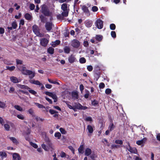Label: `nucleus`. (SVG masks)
<instances>
[{
    "mask_svg": "<svg viewBox=\"0 0 160 160\" xmlns=\"http://www.w3.org/2000/svg\"><path fill=\"white\" fill-rule=\"evenodd\" d=\"M46 143L47 144V147H48V148H49V149H52V144L51 143V141L46 142Z\"/></svg>",
    "mask_w": 160,
    "mask_h": 160,
    "instance_id": "nucleus-30",
    "label": "nucleus"
},
{
    "mask_svg": "<svg viewBox=\"0 0 160 160\" xmlns=\"http://www.w3.org/2000/svg\"><path fill=\"white\" fill-rule=\"evenodd\" d=\"M35 7V6L33 4H31L29 6V8L31 10H33L34 9V8Z\"/></svg>",
    "mask_w": 160,
    "mask_h": 160,
    "instance_id": "nucleus-62",
    "label": "nucleus"
},
{
    "mask_svg": "<svg viewBox=\"0 0 160 160\" xmlns=\"http://www.w3.org/2000/svg\"><path fill=\"white\" fill-rule=\"evenodd\" d=\"M92 153L91 149L89 148H87L85 152V155L87 156H88L90 155Z\"/></svg>",
    "mask_w": 160,
    "mask_h": 160,
    "instance_id": "nucleus-17",
    "label": "nucleus"
},
{
    "mask_svg": "<svg viewBox=\"0 0 160 160\" xmlns=\"http://www.w3.org/2000/svg\"><path fill=\"white\" fill-rule=\"evenodd\" d=\"M29 82L32 84L38 85H41V83L40 82L38 81V80H30Z\"/></svg>",
    "mask_w": 160,
    "mask_h": 160,
    "instance_id": "nucleus-14",
    "label": "nucleus"
},
{
    "mask_svg": "<svg viewBox=\"0 0 160 160\" xmlns=\"http://www.w3.org/2000/svg\"><path fill=\"white\" fill-rule=\"evenodd\" d=\"M48 82L52 83L57 84V85H59V83L58 82H57L56 81H52L50 79L48 78Z\"/></svg>",
    "mask_w": 160,
    "mask_h": 160,
    "instance_id": "nucleus-48",
    "label": "nucleus"
},
{
    "mask_svg": "<svg viewBox=\"0 0 160 160\" xmlns=\"http://www.w3.org/2000/svg\"><path fill=\"white\" fill-rule=\"evenodd\" d=\"M96 26L99 29H101L103 27V22L100 19H98L95 22Z\"/></svg>",
    "mask_w": 160,
    "mask_h": 160,
    "instance_id": "nucleus-4",
    "label": "nucleus"
},
{
    "mask_svg": "<svg viewBox=\"0 0 160 160\" xmlns=\"http://www.w3.org/2000/svg\"><path fill=\"white\" fill-rule=\"evenodd\" d=\"M110 28L111 30H114L116 28L115 25L114 24H111L110 25Z\"/></svg>",
    "mask_w": 160,
    "mask_h": 160,
    "instance_id": "nucleus-51",
    "label": "nucleus"
},
{
    "mask_svg": "<svg viewBox=\"0 0 160 160\" xmlns=\"http://www.w3.org/2000/svg\"><path fill=\"white\" fill-rule=\"evenodd\" d=\"M16 64L17 65L18 64H20L21 65L22 64V61L21 60L18 59H17L16 60Z\"/></svg>",
    "mask_w": 160,
    "mask_h": 160,
    "instance_id": "nucleus-54",
    "label": "nucleus"
},
{
    "mask_svg": "<svg viewBox=\"0 0 160 160\" xmlns=\"http://www.w3.org/2000/svg\"><path fill=\"white\" fill-rule=\"evenodd\" d=\"M49 112L51 114H54L58 113V112L57 111H56L55 110L52 109H49Z\"/></svg>",
    "mask_w": 160,
    "mask_h": 160,
    "instance_id": "nucleus-49",
    "label": "nucleus"
},
{
    "mask_svg": "<svg viewBox=\"0 0 160 160\" xmlns=\"http://www.w3.org/2000/svg\"><path fill=\"white\" fill-rule=\"evenodd\" d=\"M95 38L98 41H100L102 40V37L101 35H97L95 37Z\"/></svg>",
    "mask_w": 160,
    "mask_h": 160,
    "instance_id": "nucleus-32",
    "label": "nucleus"
},
{
    "mask_svg": "<svg viewBox=\"0 0 160 160\" xmlns=\"http://www.w3.org/2000/svg\"><path fill=\"white\" fill-rule=\"evenodd\" d=\"M7 69L9 70H13L15 68V67L14 66H12L11 67L7 66Z\"/></svg>",
    "mask_w": 160,
    "mask_h": 160,
    "instance_id": "nucleus-56",
    "label": "nucleus"
},
{
    "mask_svg": "<svg viewBox=\"0 0 160 160\" xmlns=\"http://www.w3.org/2000/svg\"><path fill=\"white\" fill-rule=\"evenodd\" d=\"M14 107L18 111L21 112L22 111V108L19 105H15Z\"/></svg>",
    "mask_w": 160,
    "mask_h": 160,
    "instance_id": "nucleus-28",
    "label": "nucleus"
},
{
    "mask_svg": "<svg viewBox=\"0 0 160 160\" xmlns=\"http://www.w3.org/2000/svg\"><path fill=\"white\" fill-rule=\"evenodd\" d=\"M4 127L6 130L8 131L10 129V125L8 124H4Z\"/></svg>",
    "mask_w": 160,
    "mask_h": 160,
    "instance_id": "nucleus-34",
    "label": "nucleus"
},
{
    "mask_svg": "<svg viewBox=\"0 0 160 160\" xmlns=\"http://www.w3.org/2000/svg\"><path fill=\"white\" fill-rule=\"evenodd\" d=\"M105 92L106 94H109L111 92V90L110 88H107L106 89Z\"/></svg>",
    "mask_w": 160,
    "mask_h": 160,
    "instance_id": "nucleus-53",
    "label": "nucleus"
},
{
    "mask_svg": "<svg viewBox=\"0 0 160 160\" xmlns=\"http://www.w3.org/2000/svg\"><path fill=\"white\" fill-rule=\"evenodd\" d=\"M48 52L50 54H53L54 52V49L52 47H49L47 50Z\"/></svg>",
    "mask_w": 160,
    "mask_h": 160,
    "instance_id": "nucleus-26",
    "label": "nucleus"
},
{
    "mask_svg": "<svg viewBox=\"0 0 160 160\" xmlns=\"http://www.w3.org/2000/svg\"><path fill=\"white\" fill-rule=\"evenodd\" d=\"M68 60L70 63H72L77 61L75 57L73 55H71L68 57Z\"/></svg>",
    "mask_w": 160,
    "mask_h": 160,
    "instance_id": "nucleus-10",
    "label": "nucleus"
},
{
    "mask_svg": "<svg viewBox=\"0 0 160 160\" xmlns=\"http://www.w3.org/2000/svg\"><path fill=\"white\" fill-rule=\"evenodd\" d=\"M127 143L129 147V148L128 147L127 148L128 150L131 153H136L137 152V151L136 148H133L131 147L129 142H127Z\"/></svg>",
    "mask_w": 160,
    "mask_h": 160,
    "instance_id": "nucleus-9",
    "label": "nucleus"
},
{
    "mask_svg": "<svg viewBox=\"0 0 160 160\" xmlns=\"http://www.w3.org/2000/svg\"><path fill=\"white\" fill-rule=\"evenodd\" d=\"M115 126L114 125L112 122H111L108 127V129L110 131H112L115 128Z\"/></svg>",
    "mask_w": 160,
    "mask_h": 160,
    "instance_id": "nucleus-20",
    "label": "nucleus"
},
{
    "mask_svg": "<svg viewBox=\"0 0 160 160\" xmlns=\"http://www.w3.org/2000/svg\"><path fill=\"white\" fill-rule=\"evenodd\" d=\"M28 91L30 93H31L33 95L35 96H36V94H37V92H36L34 91V90H31L30 89L29 90H28Z\"/></svg>",
    "mask_w": 160,
    "mask_h": 160,
    "instance_id": "nucleus-44",
    "label": "nucleus"
},
{
    "mask_svg": "<svg viewBox=\"0 0 160 160\" xmlns=\"http://www.w3.org/2000/svg\"><path fill=\"white\" fill-rule=\"evenodd\" d=\"M45 94L46 95H48V96L51 97L53 94V93L52 92H50L48 91H46L45 92Z\"/></svg>",
    "mask_w": 160,
    "mask_h": 160,
    "instance_id": "nucleus-61",
    "label": "nucleus"
},
{
    "mask_svg": "<svg viewBox=\"0 0 160 160\" xmlns=\"http://www.w3.org/2000/svg\"><path fill=\"white\" fill-rule=\"evenodd\" d=\"M72 98L74 100L77 99L78 98V93L76 92H72Z\"/></svg>",
    "mask_w": 160,
    "mask_h": 160,
    "instance_id": "nucleus-15",
    "label": "nucleus"
},
{
    "mask_svg": "<svg viewBox=\"0 0 160 160\" xmlns=\"http://www.w3.org/2000/svg\"><path fill=\"white\" fill-rule=\"evenodd\" d=\"M22 14L19 13L18 15H16L15 16V18L17 19H20L21 17Z\"/></svg>",
    "mask_w": 160,
    "mask_h": 160,
    "instance_id": "nucleus-59",
    "label": "nucleus"
},
{
    "mask_svg": "<svg viewBox=\"0 0 160 160\" xmlns=\"http://www.w3.org/2000/svg\"><path fill=\"white\" fill-rule=\"evenodd\" d=\"M9 111L10 113L12 114V115H14L15 116H17V112L15 110H10Z\"/></svg>",
    "mask_w": 160,
    "mask_h": 160,
    "instance_id": "nucleus-33",
    "label": "nucleus"
},
{
    "mask_svg": "<svg viewBox=\"0 0 160 160\" xmlns=\"http://www.w3.org/2000/svg\"><path fill=\"white\" fill-rule=\"evenodd\" d=\"M14 90V88L12 87H11L10 88V89L9 90V92L10 93H12Z\"/></svg>",
    "mask_w": 160,
    "mask_h": 160,
    "instance_id": "nucleus-64",
    "label": "nucleus"
},
{
    "mask_svg": "<svg viewBox=\"0 0 160 160\" xmlns=\"http://www.w3.org/2000/svg\"><path fill=\"white\" fill-rule=\"evenodd\" d=\"M6 107V103L0 101V108H4Z\"/></svg>",
    "mask_w": 160,
    "mask_h": 160,
    "instance_id": "nucleus-38",
    "label": "nucleus"
},
{
    "mask_svg": "<svg viewBox=\"0 0 160 160\" xmlns=\"http://www.w3.org/2000/svg\"><path fill=\"white\" fill-rule=\"evenodd\" d=\"M9 139L12 141L13 143L17 145L19 144V142L17 140L16 138L14 137H10Z\"/></svg>",
    "mask_w": 160,
    "mask_h": 160,
    "instance_id": "nucleus-19",
    "label": "nucleus"
},
{
    "mask_svg": "<svg viewBox=\"0 0 160 160\" xmlns=\"http://www.w3.org/2000/svg\"><path fill=\"white\" fill-rule=\"evenodd\" d=\"M12 26L13 29H15L17 27V24L15 21L13 22L12 24Z\"/></svg>",
    "mask_w": 160,
    "mask_h": 160,
    "instance_id": "nucleus-37",
    "label": "nucleus"
},
{
    "mask_svg": "<svg viewBox=\"0 0 160 160\" xmlns=\"http://www.w3.org/2000/svg\"><path fill=\"white\" fill-rule=\"evenodd\" d=\"M34 104L39 108H45V106H43V105L37 102H35Z\"/></svg>",
    "mask_w": 160,
    "mask_h": 160,
    "instance_id": "nucleus-27",
    "label": "nucleus"
},
{
    "mask_svg": "<svg viewBox=\"0 0 160 160\" xmlns=\"http://www.w3.org/2000/svg\"><path fill=\"white\" fill-rule=\"evenodd\" d=\"M92 24V21L89 20H87L85 22V25L88 27H90Z\"/></svg>",
    "mask_w": 160,
    "mask_h": 160,
    "instance_id": "nucleus-24",
    "label": "nucleus"
},
{
    "mask_svg": "<svg viewBox=\"0 0 160 160\" xmlns=\"http://www.w3.org/2000/svg\"><path fill=\"white\" fill-rule=\"evenodd\" d=\"M35 119H36L37 121H41L42 122H43L44 120V119L41 118H40L38 117V116L36 117Z\"/></svg>",
    "mask_w": 160,
    "mask_h": 160,
    "instance_id": "nucleus-55",
    "label": "nucleus"
},
{
    "mask_svg": "<svg viewBox=\"0 0 160 160\" xmlns=\"http://www.w3.org/2000/svg\"><path fill=\"white\" fill-rule=\"evenodd\" d=\"M44 140L45 142H48L50 141V139H49L48 137L46 135H45V138H44Z\"/></svg>",
    "mask_w": 160,
    "mask_h": 160,
    "instance_id": "nucleus-63",
    "label": "nucleus"
},
{
    "mask_svg": "<svg viewBox=\"0 0 160 160\" xmlns=\"http://www.w3.org/2000/svg\"><path fill=\"white\" fill-rule=\"evenodd\" d=\"M80 44V42L77 40H73L71 42V45L74 48H78Z\"/></svg>",
    "mask_w": 160,
    "mask_h": 160,
    "instance_id": "nucleus-7",
    "label": "nucleus"
},
{
    "mask_svg": "<svg viewBox=\"0 0 160 160\" xmlns=\"http://www.w3.org/2000/svg\"><path fill=\"white\" fill-rule=\"evenodd\" d=\"M41 11L42 13L45 15L48 16L50 15L49 12L47 9L46 6L45 5H43L42 6Z\"/></svg>",
    "mask_w": 160,
    "mask_h": 160,
    "instance_id": "nucleus-5",
    "label": "nucleus"
},
{
    "mask_svg": "<svg viewBox=\"0 0 160 160\" xmlns=\"http://www.w3.org/2000/svg\"><path fill=\"white\" fill-rule=\"evenodd\" d=\"M59 130L62 134H66V133L67 132L64 128H60L59 129Z\"/></svg>",
    "mask_w": 160,
    "mask_h": 160,
    "instance_id": "nucleus-46",
    "label": "nucleus"
},
{
    "mask_svg": "<svg viewBox=\"0 0 160 160\" xmlns=\"http://www.w3.org/2000/svg\"><path fill=\"white\" fill-rule=\"evenodd\" d=\"M33 30L35 34L38 36L40 37H42L43 34L41 33L39 31V29L38 26L34 25L32 27Z\"/></svg>",
    "mask_w": 160,
    "mask_h": 160,
    "instance_id": "nucleus-3",
    "label": "nucleus"
},
{
    "mask_svg": "<svg viewBox=\"0 0 160 160\" xmlns=\"http://www.w3.org/2000/svg\"><path fill=\"white\" fill-rule=\"evenodd\" d=\"M105 86L103 82H101L99 85V87L100 88H103Z\"/></svg>",
    "mask_w": 160,
    "mask_h": 160,
    "instance_id": "nucleus-60",
    "label": "nucleus"
},
{
    "mask_svg": "<svg viewBox=\"0 0 160 160\" xmlns=\"http://www.w3.org/2000/svg\"><path fill=\"white\" fill-rule=\"evenodd\" d=\"M85 120L87 121L92 122V118L90 117H88L85 118Z\"/></svg>",
    "mask_w": 160,
    "mask_h": 160,
    "instance_id": "nucleus-58",
    "label": "nucleus"
},
{
    "mask_svg": "<svg viewBox=\"0 0 160 160\" xmlns=\"http://www.w3.org/2000/svg\"><path fill=\"white\" fill-rule=\"evenodd\" d=\"M111 34L112 37L115 38L116 37V33L115 31H112Z\"/></svg>",
    "mask_w": 160,
    "mask_h": 160,
    "instance_id": "nucleus-57",
    "label": "nucleus"
},
{
    "mask_svg": "<svg viewBox=\"0 0 160 160\" xmlns=\"http://www.w3.org/2000/svg\"><path fill=\"white\" fill-rule=\"evenodd\" d=\"M79 110H85L87 109L88 108L86 106H83L80 103H75L73 106Z\"/></svg>",
    "mask_w": 160,
    "mask_h": 160,
    "instance_id": "nucleus-6",
    "label": "nucleus"
},
{
    "mask_svg": "<svg viewBox=\"0 0 160 160\" xmlns=\"http://www.w3.org/2000/svg\"><path fill=\"white\" fill-rule=\"evenodd\" d=\"M120 147V146L114 144H113L111 145V148L112 149L117 148Z\"/></svg>",
    "mask_w": 160,
    "mask_h": 160,
    "instance_id": "nucleus-47",
    "label": "nucleus"
},
{
    "mask_svg": "<svg viewBox=\"0 0 160 160\" xmlns=\"http://www.w3.org/2000/svg\"><path fill=\"white\" fill-rule=\"evenodd\" d=\"M82 10L85 12H89L88 8L85 5L81 6Z\"/></svg>",
    "mask_w": 160,
    "mask_h": 160,
    "instance_id": "nucleus-25",
    "label": "nucleus"
},
{
    "mask_svg": "<svg viewBox=\"0 0 160 160\" xmlns=\"http://www.w3.org/2000/svg\"><path fill=\"white\" fill-rule=\"evenodd\" d=\"M42 148L45 151H47L49 150V148L48 147L46 146V145L44 143L42 145Z\"/></svg>",
    "mask_w": 160,
    "mask_h": 160,
    "instance_id": "nucleus-42",
    "label": "nucleus"
},
{
    "mask_svg": "<svg viewBox=\"0 0 160 160\" xmlns=\"http://www.w3.org/2000/svg\"><path fill=\"white\" fill-rule=\"evenodd\" d=\"M144 139H142L141 140L137 141L136 142V144L139 145H141L144 143Z\"/></svg>",
    "mask_w": 160,
    "mask_h": 160,
    "instance_id": "nucleus-43",
    "label": "nucleus"
},
{
    "mask_svg": "<svg viewBox=\"0 0 160 160\" xmlns=\"http://www.w3.org/2000/svg\"><path fill=\"white\" fill-rule=\"evenodd\" d=\"M17 117L19 119L23 120L24 119V117L23 115L22 114H18L17 116Z\"/></svg>",
    "mask_w": 160,
    "mask_h": 160,
    "instance_id": "nucleus-41",
    "label": "nucleus"
},
{
    "mask_svg": "<svg viewBox=\"0 0 160 160\" xmlns=\"http://www.w3.org/2000/svg\"><path fill=\"white\" fill-rule=\"evenodd\" d=\"M0 156L2 158H6L7 157V154L5 152L1 151L0 152Z\"/></svg>",
    "mask_w": 160,
    "mask_h": 160,
    "instance_id": "nucleus-29",
    "label": "nucleus"
},
{
    "mask_svg": "<svg viewBox=\"0 0 160 160\" xmlns=\"http://www.w3.org/2000/svg\"><path fill=\"white\" fill-rule=\"evenodd\" d=\"M21 158L20 155L17 153H13L12 155L13 160H21Z\"/></svg>",
    "mask_w": 160,
    "mask_h": 160,
    "instance_id": "nucleus-11",
    "label": "nucleus"
},
{
    "mask_svg": "<svg viewBox=\"0 0 160 160\" xmlns=\"http://www.w3.org/2000/svg\"><path fill=\"white\" fill-rule=\"evenodd\" d=\"M28 112L30 114L32 117H35V115L34 111L32 108L29 109L28 111Z\"/></svg>",
    "mask_w": 160,
    "mask_h": 160,
    "instance_id": "nucleus-22",
    "label": "nucleus"
},
{
    "mask_svg": "<svg viewBox=\"0 0 160 160\" xmlns=\"http://www.w3.org/2000/svg\"><path fill=\"white\" fill-rule=\"evenodd\" d=\"M98 8L96 6H94L92 7V10L93 12H95L98 11Z\"/></svg>",
    "mask_w": 160,
    "mask_h": 160,
    "instance_id": "nucleus-52",
    "label": "nucleus"
},
{
    "mask_svg": "<svg viewBox=\"0 0 160 160\" xmlns=\"http://www.w3.org/2000/svg\"><path fill=\"white\" fill-rule=\"evenodd\" d=\"M115 142L116 144H119L120 145H122L123 144V142L122 140H116Z\"/></svg>",
    "mask_w": 160,
    "mask_h": 160,
    "instance_id": "nucleus-45",
    "label": "nucleus"
},
{
    "mask_svg": "<svg viewBox=\"0 0 160 160\" xmlns=\"http://www.w3.org/2000/svg\"><path fill=\"white\" fill-rule=\"evenodd\" d=\"M12 82L14 83H17L18 82V79L17 78L14 76H12L10 78Z\"/></svg>",
    "mask_w": 160,
    "mask_h": 160,
    "instance_id": "nucleus-18",
    "label": "nucleus"
},
{
    "mask_svg": "<svg viewBox=\"0 0 160 160\" xmlns=\"http://www.w3.org/2000/svg\"><path fill=\"white\" fill-rule=\"evenodd\" d=\"M60 43V41L59 40H57L55 42H52L51 43V46L54 47L59 44Z\"/></svg>",
    "mask_w": 160,
    "mask_h": 160,
    "instance_id": "nucleus-16",
    "label": "nucleus"
},
{
    "mask_svg": "<svg viewBox=\"0 0 160 160\" xmlns=\"http://www.w3.org/2000/svg\"><path fill=\"white\" fill-rule=\"evenodd\" d=\"M22 73L25 75H28L30 80L35 76V72L32 71H22Z\"/></svg>",
    "mask_w": 160,
    "mask_h": 160,
    "instance_id": "nucleus-2",
    "label": "nucleus"
},
{
    "mask_svg": "<svg viewBox=\"0 0 160 160\" xmlns=\"http://www.w3.org/2000/svg\"><path fill=\"white\" fill-rule=\"evenodd\" d=\"M30 144L31 146H32V147H33L35 148H38V146L37 144L35 143H33L32 142H30Z\"/></svg>",
    "mask_w": 160,
    "mask_h": 160,
    "instance_id": "nucleus-50",
    "label": "nucleus"
},
{
    "mask_svg": "<svg viewBox=\"0 0 160 160\" xmlns=\"http://www.w3.org/2000/svg\"><path fill=\"white\" fill-rule=\"evenodd\" d=\"M79 62L81 63H84L86 62V60L83 57L81 58L79 60Z\"/></svg>",
    "mask_w": 160,
    "mask_h": 160,
    "instance_id": "nucleus-35",
    "label": "nucleus"
},
{
    "mask_svg": "<svg viewBox=\"0 0 160 160\" xmlns=\"http://www.w3.org/2000/svg\"><path fill=\"white\" fill-rule=\"evenodd\" d=\"M64 52L66 53H68L70 51V49L69 47H65L64 49Z\"/></svg>",
    "mask_w": 160,
    "mask_h": 160,
    "instance_id": "nucleus-39",
    "label": "nucleus"
},
{
    "mask_svg": "<svg viewBox=\"0 0 160 160\" xmlns=\"http://www.w3.org/2000/svg\"><path fill=\"white\" fill-rule=\"evenodd\" d=\"M84 146L83 145H81L78 148V152L82 154L84 152Z\"/></svg>",
    "mask_w": 160,
    "mask_h": 160,
    "instance_id": "nucleus-21",
    "label": "nucleus"
},
{
    "mask_svg": "<svg viewBox=\"0 0 160 160\" xmlns=\"http://www.w3.org/2000/svg\"><path fill=\"white\" fill-rule=\"evenodd\" d=\"M54 100V102H56L58 101V98L56 95L55 94H53L52 95L51 97Z\"/></svg>",
    "mask_w": 160,
    "mask_h": 160,
    "instance_id": "nucleus-36",
    "label": "nucleus"
},
{
    "mask_svg": "<svg viewBox=\"0 0 160 160\" xmlns=\"http://www.w3.org/2000/svg\"><path fill=\"white\" fill-rule=\"evenodd\" d=\"M49 40L46 38H42L40 39V44L43 47H46L47 45Z\"/></svg>",
    "mask_w": 160,
    "mask_h": 160,
    "instance_id": "nucleus-8",
    "label": "nucleus"
},
{
    "mask_svg": "<svg viewBox=\"0 0 160 160\" xmlns=\"http://www.w3.org/2000/svg\"><path fill=\"white\" fill-rule=\"evenodd\" d=\"M61 136V133L59 132H56L54 134V136L57 137L58 139H60Z\"/></svg>",
    "mask_w": 160,
    "mask_h": 160,
    "instance_id": "nucleus-31",
    "label": "nucleus"
},
{
    "mask_svg": "<svg viewBox=\"0 0 160 160\" xmlns=\"http://www.w3.org/2000/svg\"><path fill=\"white\" fill-rule=\"evenodd\" d=\"M52 23L47 22L46 23L45 27L48 31H50L52 28Z\"/></svg>",
    "mask_w": 160,
    "mask_h": 160,
    "instance_id": "nucleus-12",
    "label": "nucleus"
},
{
    "mask_svg": "<svg viewBox=\"0 0 160 160\" xmlns=\"http://www.w3.org/2000/svg\"><path fill=\"white\" fill-rule=\"evenodd\" d=\"M69 5L66 3H63L62 4L61 8L63 11L61 15L62 17H66L68 16L69 10Z\"/></svg>",
    "mask_w": 160,
    "mask_h": 160,
    "instance_id": "nucleus-1",
    "label": "nucleus"
},
{
    "mask_svg": "<svg viewBox=\"0 0 160 160\" xmlns=\"http://www.w3.org/2000/svg\"><path fill=\"white\" fill-rule=\"evenodd\" d=\"M94 128V126H92L90 125H88L87 127V129L88 130V132L90 133H92L93 131V128Z\"/></svg>",
    "mask_w": 160,
    "mask_h": 160,
    "instance_id": "nucleus-13",
    "label": "nucleus"
},
{
    "mask_svg": "<svg viewBox=\"0 0 160 160\" xmlns=\"http://www.w3.org/2000/svg\"><path fill=\"white\" fill-rule=\"evenodd\" d=\"M92 104L94 106H96L97 105H98V102L97 101L94 100L92 101Z\"/></svg>",
    "mask_w": 160,
    "mask_h": 160,
    "instance_id": "nucleus-40",
    "label": "nucleus"
},
{
    "mask_svg": "<svg viewBox=\"0 0 160 160\" xmlns=\"http://www.w3.org/2000/svg\"><path fill=\"white\" fill-rule=\"evenodd\" d=\"M25 18L28 20H31L32 18V16L31 14L28 13L25 14L24 16Z\"/></svg>",
    "mask_w": 160,
    "mask_h": 160,
    "instance_id": "nucleus-23",
    "label": "nucleus"
}]
</instances>
